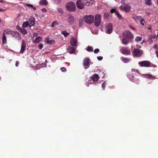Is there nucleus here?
<instances>
[{"instance_id":"1","label":"nucleus","mask_w":158,"mask_h":158,"mask_svg":"<svg viewBox=\"0 0 158 158\" xmlns=\"http://www.w3.org/2000/svg\"><path fill=\"white\" fill-rule=\"evenodd\" d=\"M123 38L122 39V44L127 45L130 42H132L133 38V34L128 31H125L123 34Z\"/></svg>"},{"instance_id":"2","label":"nucleus","mask_w":158,"mask_h":158,"mask_svg":"<svg viewBox=\"0 0 158 158\" xmlns=\"http://www.w3.org/2000/svg\"><path fill=\"white\" fill-rule=\"evenodd\" d=\"M94 2V0H79L76 3L77 7L80 9L84 8V6H89L92 4Z\"/></svg>"},{"instance_id":"3","label":"nucleus","mask_w":158,"mask_h":158,"mask_svg":"<svg viewBox=\"0 0 158 158\" xmlns=\"http://www.w3.org/2000/svg\"><path fill=\"white\" fill-rule=\"evenodd\" d=\"M138 64L140 67H155L156 66L155 64H153L148 61H143L139 62Z\"/></svg>"},{"instance_id":"4","label":"nucleus","mask_w":158,"mask_h":158,"mask_svg":"<svg viewBox=\"0 0 158 158\" xmlns=\"http://www.w3.org/2000/svg\"><path fill=\"white\" fill-rule=\"evenodd\" d=\"M67 9L70 11H75L76 10L75 4L73 2L68 3L66 5Z\"/></svg>"},{"instance_id":"5","label":"nucleus","mask_w":158,"mask_h":158,"mask_svg":"<svg viewBox=\"0 0 158 158\" xmlns=\"http://www.w3.org/2000/svg\"><path fill=\"white\" fill-rule=\"evenodd\" d=\"M94 20V18L92 15H86L84 18V21L87 23L90 24L92 23Z\"/></svg>"},{"instance_id":"6","label":"nucleus","mask_w":158,"mask_h":158,"mask_svg":"<svg viewBox=\"0 0 158 158\" xmlns=\"http://www.w3.org/2000/svg\"><path fill=\"white\" fill-rule=\"evenodd\" d=\"M143 53V51L139 49L135 48L132 53L133 56L136 57H140Z\"/></svg>"},{"instance_id":"7","label":"nucleus","mask_w":158,"mask_h":158,"mask_svg":"<svg viewBox=\"0 0 158 158\" xmlns=\"http://www.w3.org/2000/svg\"><path fill=\"white\" fill-rule=\"evenodd\" d=\"M131 7L128 4L123 3L121 6V9L126 12H129L130 10Z\"/></svg>"},{"instance_id":"8","label":"nucleus","mask_w":158,"mask_h":158,"mask_svg":"<svg viewBox=\"0 0 158 158\" xmlns=\"http://www.w3.org/2000/svg\"><path fill=\"white\" fill-rule=\"evenodd\" d=\"M101 23V15L99 14L96 15L95 17L94 24L96 26H98Z\"/></svg>"},{"instance_id":"9","label":"nucleus","mask_w":158,"mask_h":158,"mask_svg":"<svg viewBox=\"0 0 158 158\" xmlns=\"http://www.w3.org/2000/svg\"><path fill=\"white\" fill-rule=\"evenodd\" d=\"M120 50L121 52L125 55H128L131 53L130 50L126 47H122Z\"/></svg>"},{"instance_id":"10","label":"nucleus","mask_w":158,"mask_h":158,"mask_svg":"<svg viewBox=\"0 0 158 158\" xmlns=\"http://www.w3.org/2000/svg\"><path fill=\"white\" fill-rule=\"evenodd\" d=\"M26 47V44L25 41L24 40H23L22 42L21 48L20 52V53H23V52L25 50Z\"/></svg>"},{"instance_id":"11","label":"nucleus","mask_w":158,"mask_h":158,"mask_svg":"<svg viewBox=\"0 0 158 158\" xmlns=\"http://www.w3.org/2000/svg\"><path fill=\"white\" fill-rule=\"evenodd\" d=\"M106 30L107 33L110 34L111 33L112 31V24L111 23H109L106 26Z\"/></svg>"},{"instance_id":"12","label":"nucleus","mask_w":158,"mask_h":158,"mask_svg":"<svg viewBox=\"0 0 158 158\" xmlns=\"http://www.w3.org/2000/svg\"><path fill=\"white\" fill-rule=\"evenodd\" d=\"M68 22L70 25L73 24L74 22V18L73 17L71 14L68 15Z\"/></svg>"},{"instance_id":"13","label":"nucleus","mask_w":158,"mask_h":158,"mask_svg":"<svg viewBox=\"0 0 158 158\" xmlns=\"http://www.w3.org/2000/svg\"><path fill=\"white\" fill-rule=\"evenodd\" d=\"M12 35L13 37H14L16 39L19 40H21V36L19 33L16 31H14L12 33Z\"/></svg>"},{"instance_id":"14","label":"nucleus","mask_w":158,"mask_h":158,"mask_svg":"<svg viewBox=\"0 0 158 158\" xmlns=\"http://www.w3.org/2000/svg\"><path fill=\"white\" fill-rule=\"evenodd\" d=\"M71 45L73 46H75L77 44V40L74 37H72L70 40Z\"/></svg>"},{"instance_id":"15","label":"nucleus","mask_w":158,"mask_h":158,"mask_svg":"<svg viewBox=\"0 0 158 158\" xmlns=\"http://www.w3.org/2000/svg\"><path fill=\"white\" fill-rule=\"evenodd\" d=\"M89 59L88 57H86L83 60V65L84 66H87L89 64Z\"/></svg>"},{"instance_id":"16","label":"nucleus","mask_w":158,"mask_h":158,"mask_svg":"<svg viewBox=\"0 0 158 158\" xmlns=\"http://www.w3.org/2000/svg\"><path fill=\"white\" fill-rule=\"evenodd\" d=\"M75 51V49L73 47L69 46L68 47V52L70 54L73 53Z\"/></svg>"},{"instance_id":"17","label":"nucleus","mask_w":158,"mask_h":158,"mask_svg":"<svg viewBox=\"0 0 158 158\" xmlns=\"http://www.w3.org/2000/svg\"><path fill=\"white\" fill-rule=\"evenodd\" d=\"M99 78V77L97 74H94L93 75L92 79L94 81H98Z\"/></svg>"},{"instance_id":"18","label":"nucleus","mask_w":158,"mask_h":158,"mask_svg":"<svg viewBox=\"0 0 158 158\" xmlns=\"http://www.w3.org/2000/svg\"><path fill=\"white\" fill-rule=\"evenodd\" d=\"M42 40V38L40 36H37L35 40L33 41V42L35 44L39 43Z\"/></svg>"},{"instance_id":"19","label":"nucleus","mask_w":158,"mask_h":158,"mask_svg":"<svg viewBox=\"0 0 158 158\" xmlns=\"http://www.w3.org/2000/svg\"><path fill=\"white\" fill-rule=\"evenodd\" d=\"M35 19L34 18H32L31 19H30L29 20V22L30 23H29V26H32L34 25L35 24Z\"/></svg>"},{"instance_id":"20","label":"nucleus","mask_w":158,"mask_h":158,"mask_svg":"<svg viewBox=\"0 0 158 158\" xmlns=\"http://www.w3.org/2000/svg\"><path fill=\"white\" fill-rule=\"evenodd\" d=\"M13 32V31H12L10 30H5L4 31V32L3 34L4 35L6 34H10L12 35V33Z\"/></svg>"},{"instance_id":"21","label":"nucleus","mask_w":158,"mask_h":158,"mask_svg":"<svg viewBox=\"0 0 158 158\" xmlns=\"http://www.w3.org/2000/svg\"><path fill=\"white\" fill-rule=\"evenodd\" d=\"M122 61L125 63H127L130 61V58H124L123 57H121Z\"/></svg>"},{"instance_id":"22","label":"nucleus","mask_w":158,"mask_h":158,"mask_svg":"<svg viewBox=\"0 0 158 158\" xmlns=\"http://www.w3.org/2000/svg\"><path fill=\"white\" fill-rule=\"evenodd\" d=\"M2 44H7V40L6 37L5 35L3 34L2 37Z\"/></svg>"},{"instance_id":"23","label":"nucleus","mask_w":158,"mask_h":158,"mask_svg":"<svg viewBox=\"0 0 158 158\" xmlns=\"http://www.w3.org/2000/svg\"><path fill=\"white\" fill-rule=\"evenodd\" d=\"M127 77L131 81L132 80H134L135 79L134 78V76L131 74H128Z\"/></svg>"},{"instance_id":"24","label":"nucleus","mask_w":158,"mask_h":158,"mask_svg":"<svg viewBox=\"0 0 158 158\" xmlns=\"http://www.w3.org/2000/svg\"><path fill=\"white\" fill-rule=\"evenodd\" d=\"M132 81L137 85H138L140 83V80L139 79L136 78L134 80H132Z\"/></svg>"},{"instance_id":"25","label":"nucleus","mask_w":158,"mask_h":158,"mask_svg":"<svg viewBox=\"0 0 158 158\" xmlns=\"http://www.w3.org/2000/svg\"><path fill=\"white\" fill-rule=\"evenodd\" d=\"M20 31L23 35H25L27 34V31L26 30L23 28H22L21 29H20Z\"/></svg>"},{"instance_id":"26","label":"nucleus","mask_w":158,"mask_h":158,"mask_svg":"<svg viewBox=\"0 0 158 158\" xmlns=\"http://www.w3.org/2000/svg\"><path fill=\"white\" fill-rule=\"evenodd\" d=\"M61 33L62 34H63L65 37H66L68 36L69 34V33H68L66 32V31H61Z\"/></svg>"},{"instance_id":"27","label":"nucleus","mask_w":158,"mask_h":158,"mask_svg":"<svg viewBox=\"0 0 158 158\" xmlns=\"http://www.w3.org/2000/svg\"><path fill=\"white\" fill-rule=\"evenodd\" d=\"M145 4L149 6H151L152 5V2L151 0H146Z\"/></svg>"},{"instance_id":"28","label":"nucleus","mask_w":158,"mask_h":158,"mask_svg":"<svg viewBox=\"0 0 158 158\" xmlns=\"http://www.w3.org/2000/svg\"><path fill=\"white\" fill-rule=\"evenodd\" d=\"M140 23L141 25L142 26H144L145 25V24H146L145 22L144 21V19H143V18L141 19L140 20Z\"/></svg>"},{"instance_id":"29","label":"nucleus","mask_w":158,"mask_h":158,"mask_svg":"<svg viewBox=\"0 0 158 158\" xmlns=\"http://www.w3.org/2000/svg\"><path fill=\"white\" fill-rule=\"evenodd\" d=\"M40 4L42 5H47L48 4L47 1L46 0H41L40 2Z\"/></svg>"},{"instance_id":"30","label":"nucleus","mask_w":158,"mask_h":158,"mask_svg":"<svg viewBox=\"0 0 158 158\" xmlns=\"http://www.w3.org/2000/svg\"><path fill=\"white\" fill-rule=\"evenodd\" d=\"M93 48L90 46H88L86 50L89 52H93Z\"/></svg>"},{"instance_id":"31","label":"nucleus","mask_w":158,"mask_h":158,"mask_svg":"<svg viewBox=\"0 0 158 158\" xmlns=\"http://www.w3.org/2000/svg\"><path fill=\"white\" fill-rule=\"evenodd\" d=\"M29 26V23L27 21L24 22L22 25L23 27H26Z\"/></svg>"},{"instance_id":"32","label":"nucleus","mask_w":158,"mask_h":158,"mask_svg":"<svg viewBox=\"0 0 158 158\" xmlns=\"http://www.w3.org/2000/svg\"><path fill=\"white\" fill-rule=\"evenodd\" d=\"M118 12V11L117 10L116 8L114 7V8L112 9L110 11V12L111 13H115V14H116V12Z\"/></svg>"},{"instance_id":"33","label":"nucleus","mask_w":158,"mask_h":158,"mask_svg":"<svg viewBox=\"0 0 158 158\" xmlns=\"http://www.w3.org/2000/svg\"><path fill=\"white\" fill-rule=\"evenodd\" d=\"M117 15V16H118V18L119 19H122L123 18H122V16H121V15H120L119 14V13L118 12H116V14H115Z\"/></svg>"},{"instance_id":"34","label":"nucleus","mask_w":158,"mask_h":158,"mask_svg":"<svg viewBox=\"0 0 158 158\" xmlns=\"http://www.w3.org/2000/svg\"><path fill=\"white\" fill-rule=\"evenodd\" d=\"M141 18V16H137L136 15H135L134 16H133L132 17V18L135 20H136L139 19H140Z\"/></svg>"},{"instance_id":"35","label":"nucleus","mask_w":158,"mask_h":158,"mask_svg":"<svg viewBox=\"0 0 158 158\" xmlns=\"http://www.w3.org/2000/svg\"><path fill=\"white\" fill-rule=\"evenodd\" d=\"M47 42L49 44H53L55 43V41L54 40H48Z\"/></svg>"},{"instance_id":"36","label":"nucleus","mask_w":158,"mask_h":158,"mask_svg":"<svg viewBox=\"0 0 158 158\" xmlns=\"http://www.w3.org/2000/svg\"><path fill=\"white\" fill-rule=\"evenodd\" d=\"M142 38L141 36H140V37L137 36L136 37L135 39V41H136L137 42H139L141 41V40H142Z\"/></svg>"},{"instance_id":"37","label":"nucleus","mask_w":158,"mask_h":158,"mask_svg":"<svg viewBox=\"0 0 158 158\" xmlns=\"http://www.w3.org/2000/svg\"><path fill=\"white\" fill-rule=\"evenodd\" d=\"M57 11L60 12L61 14H63L64 12L62 9L60 8H57Z\"/></svg>"},{"instance_id":"38","label":"nucleus","mask_w":158,"mask_h":158,"mask_svg":"<svg viewBox=\"0 0 158 158\" xmlns=\"http://www.w3.org/2000/svg\"><path fill=\"white\" fill-rule=\"evenodd\" d=\"M104 16L105 18H108L109 16V15L107 12H105L104 14Z\"/></svg>"},{"instance_id":"39","label":"nucleus","mask_w":158,"mask_h":158,"mask_svg":"<svg viewBox=\"0 0 158 158\" xmlns=\"http://www.w3.org/2000/svg\"><path fill=\"white\" fill-rule=\"evenodd\" d=\"M83 21L82 19H80L79 20V27H81L82 26Z\"/></svg>"},{"instance_id":"40","label":"nucleus","mask_w":158,"mask_h":158,"mask_svg":"<svg viewBox=\"0 0 158 158\" xmlns=\"http://www.w3.org/2000/svg\"><path fill=\"white\" fill-rule=\"evenodd\" d=\"M58 23L56 21H55L53 22L52 23V24L51 25L52 27H54L56 25H57L58 24Z\"/></svg>"},{"instance_id":"41","label":"nucleus","mask_w":158,"mask_h":158,"mask_svg":"<svg viewBox=\"0 0 158 158\" xmlns=\"http://www.w3.org/2000/svg\"><path fill=\"white\" fill-rule=\"evenodd\" d=\"M147 41L150 44H151L153 42V40L152 39V38L150 37L147 40Z\"/></svg>"},{"instance_id":"42","label":"nucleus","mask_w":158,"mask_h":158,"mask_svg":"<svg viewBox=\"0 0 158 158\" xmlns=\"http://www.w3.org/2000/svg\"><path fill=\"white\" fill-rule=\"evenodd\" d=\"M99 49L98 48L95 49L94 51V52L95 54L98 53L99 52Z\"/></svg>"},{"instance_id":"43","label":"nucleus","mask_w":158,"mask_h":158,"mask_svg":"<svg viewBox=\"0 0 158 158\" xmlns=\"http://www.w3.org/2000/svg\"><path fill=\"white\" fill-rule=\"evenodd\" d=\"M148 77L149 78H155V76H153L151 74H148Z\"/></svg>"},{"instance_id":"44","label":"nucleus","mask_w":158,"mask_h":158,"mask_svg":"<svg viewBox=\"0 0 158 158\" xmlns=\"http://www.w3.org/2000/svg\"><path fill=\"white\" fill-rule=\"evenodd\" d=\"M60 70L63 72H65L67 70L64 67L61 68Z\"/></svg>"},{"instance_id":"45","label":"nucleus","mask_w":158,"mask_h":158,"mask_svg":"<svg viewBox=\"0 0 158 158\" xmlns=\"http://www.w3.org/2000/svg\"><path fill=\"white\" fill-rule=\"evenodd\" d=\"M97 58L99 60H101L103 59V57L100 56H98Z\"/></svg>"},{"instance_id":"46","label":"nucleus","mask_w":158,"mask_h":158,"mask_svg":"<svg viewBox=\"0 0 158 158\" xmlns=\"http://www.w3.org/2000/svg\"><path fill=\"white\" fill-rule=\"evenodd\" d=\"M106 83L105 82H103L102 84V87L104 89L106 87Z\"/></svg>"},{"instance_id":"47","label":"nucleus","mask_w":158,"mask_h":158,"mask_svg":"<svg viewBox=\"0 0 158 158\" xmlns=\"http://www.w3.org/2000/svg\"><path fill=\"white\" fill-rule=\"evenodd\" d=\"M39 49L40 50L43 47V45L42 44H40L39 46Z\"/></svg>"},{"instance_id":"48","label":"nucleus","mask_w":158,"mask_h":158,"mask_svg":"<svg viewBox=\"0 0 158 158\" xmlns=\"http://www.w3.org/2000/svg\"><path fill=\"white\" fill-rule=\"evenodd\" d=\"M131 71L132 72L134 73H138V70L135 69H132Z\"/></svg>"},{"instance_id":"49","label":"nucleus","mask_w":158,"mask_h":158,"mask_svg":"<svg viewBox=\"0 0 158 158\" xmlns=\"http://www.w3.org/2000/svg\"><path fill=\"white\" fill-rule=\"evenodd\" d=\"M26 5H27V6H28L30 7H33V5L31 4H26Z\"/></svg>"},{"instance_id":"50","label":"nucleus","mask_w":158,"mask_h":158,"mask_svg":"<svg viewBox=\"0 0 158 158\" xmlns=\"http://www.w3.org/2000/svg\"><path fill=\"white\" fill-rule=\"evenodd\" d=\"M19 64V61H16L15 64V66L18 67Z\"/></svg>"},{"instance_id":"51","label":"nucleus","mask_w":158,"mask_h":158,"mask_svg":"<svg viewBox=\"0 0 158 158\" xmlns=\"http://www.w3.org/2000/svg\"><path fill=\"white\" fill-rule=\"evenodd\" d=\"M16 29L19 30V31H20V29H21L22 28H20V27L19 26H17L16 27Z\"/></svg>"},{"instance_id":"52","label":"nucleus","mask_w":158,"mask_h":158,"mask_svg":"<svg viewBox=\"0 0 158 158\" xmlns=\"http://www.w3.org/2000/svg\"><path fill=\"white\" fill-rule=\"evenodd\" d=\"M158 47V45H157L156 44H155V45H154L152 47V48H157V47Z\"/></svg>"},{"instance_id":"53","label":"nucleus","mask_w":158,"mask_h":158,"mask_svg":"<svg viewBox=\"0 0 158 158\" xmlns=\"http://www.w3.org/2000/svg\"><path fill=\"white\" fill-rule=\"evenodd\" d=\"M129 27L131 28V29H132L133 30H135V28L133 27L131 25H129Z\"/></svg>"},{"instance_id":"54","label":"nucleus","mask_w":158,"mask_h":158,"mask_svg":"<svg viewBox=\"0 0 158 158\" xmlns=\"http://www.w3.org/2000/svg\"><path fill=\"white\" fill-rule=\"evenodd\" d=\"M150 38H152V39H155V38H156V36H152L151 37H150Z\"/></svg>"},{"instance_id":"55","label":"nucleus","mask_w":158,"mask_h":158,"mask_svg":"<svg viewBox=\"0 0 158 158\" xmlns=\"http://www.w3.org/2000/svg\"><path fill=\"white\" fill-rule=\"evenodd\" d=\"M42 10L43 12H46V9L45 8H43L42 9Z\"/></svg>"},{"instance_id":"56","label":"nucleus","mask_w":158,"mask_h":158,"mask_svg":"<svg viewBox=\"0 0 158 158\" xmlns=\"http://www.w3.org/2000/svg\"><path fill=\"white\" fill-rule=\"evenodd\" d=\"M156 56L158 58V51H156Z\"/></svg>"},{"instance_id":"57","label":"nucleus","mask_w":158,"mask_h":158,"mask_svg":"<svg viewBox=\"0 0 158 158\" xmlns=\"http://www.w3.org/2000/svg\"><path fill=\"white\" fill-rule=\"evenodd\" d=\"M33 8V9L34 10H35L36 9V8L35 7H34L33 6V7H32Z\"/></svg>"},{"instance_id":"58","label":"nucleus","mask_w":158,"mask_h":158,"mask_svg":"<svg viewBox=\"0 0 158 158\" xmlns=\"http://www.w3.org/2000/svg\"><path fill=\"white\" fill-rule=\"evenodd\" d=\"M3 2V0H0V2Z\"/></svg>"},{"instance_id":"59","label":"nucleus","mask_w":158,"mask_h":158,"mask_svg":"<svg viewBox=\"0 0 158 158\" xmlns=\"http://www.w3.org/2000/svg\"><path fill=\"white\" fill-rule=\"evenodd\" d=\"M3 10H2V9H0V11H3Z\"/></svg>"},{"instance_id":"60","label":"nucleus","mask_w":158,"mask_h":158,"mask_svg":"<svg viewBox=\"0 0 158 158\" xmlns=\"http://www.w3.org/2000/svg\"><path fill=\"white\" fill-rule=\"evenodd\" d=\"M151 27H148V29H151Z\"/></svg>"},{"instance_id":"61","label":"nucleus","mask_w":158,"mask_h":158,"mask_svg":"<svg viewBox=\"0 0 158 158\" xmlns=\"http://www.w3.org/2000/svg\"><path fill=\"white\" fill-rule=\"evenodd\" d=\"M148 15H150V14L148 13Z\"/></svg>"},{"instance_id":"62","label":"nucleus","mask_w":158,"mask_h":158,"mask_svg":"<svg viewBox=\"0 0 158 158\" xmlns=\"http://www.w3.org/2000/svg\"><path fill=\"white\" fill-rule=\"evenodd\" d=\"M148 15H150V14L148 13Z\"/></svg>"}]
</instances>
